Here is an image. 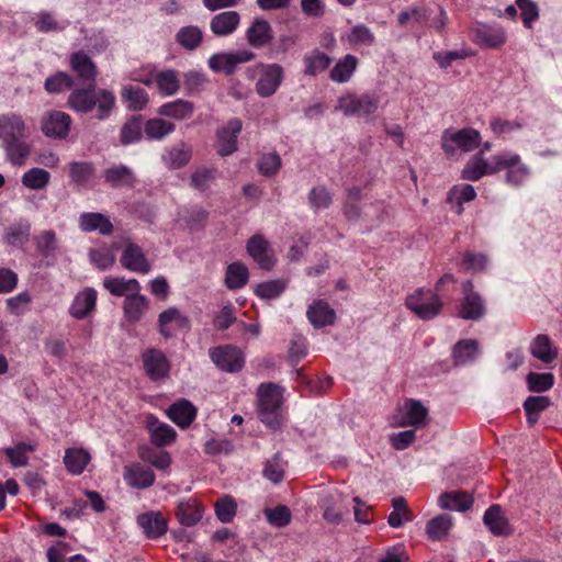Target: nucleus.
<instances>
[{
    "label": "nucleus",
    "instance_id": "20e7f679",
    "mask_svg": "<svg viewBox=\"0 0 562 562\" xmlns=\"http://www.w3.org/2000/svg\"><path fill=\"white\" fill-rule=\"evenodd\" d=\"M380 103L381 97L376 92L346 93L338 99L335 111L345 116L368 119L378 111Z\"/></svg>",
    "mask_w": 562,
    "mask_h": 562
},
{
    "label": "nucleus",
    "instance_id": "f257e3e1",
    "mask_svg": "<svg viewBox=\"0 0 562 562\" xmlns=\"http://www.w3.org/2000/svg\"><path fill=\"white\" fill-rule=\"evenodd\" d=\"M67 104L77 113H91L95 120L105 121L115 108L116 98L108 89L80 88L71 91Z\"/></svg>",
    "mask_w": 562,
    "mask_h": 562
},
{
    "label": "nucleus",
    "instance_id": "a878e982",
    "mask_svg": "<svg viewBox=\"0 0 562 562\" xmlns=\"http://www.w3.org/2000/svg\"><path fill=\"white\" fill-rule=\"evenodd\" d=\"M427 416V407L420 401L411 398L405 401L403 405V417L400 425L419 427L425 425Z\"/></svg>",
    "mask_w": 562,
    "mask_h": 562
},
{
    "label": "nucleus",
    "instance_id": "4be33fe9",
    "mask_svg": "<svg viewBox=\"0 0 562 562\" xmlns=\"http://www.w3.org/2000/svg\"><path fill=\"white\" fill-rule=\"evenodd\" d=\"M27 137L2 142V149L5 153L7 160L13 166H23L31 154V144Z\"/></svg>",
    "mask_w": 562,
    "mask_h": 562
},
{
    "label": "nucleus",
    "instance_id": "473e14b6",
    "mask_svg": "<svg viewBox=\"0 0 562 562\" xmlns=\"http://www.w3.org/2000/svg\"><path fill=\"white\" fill-rule=\"evenodd\" d=\"M306 315L315 328L331 325L335 321V311L324 301H316L310 305Z\"/></svg>",
    "mask_w": 562,
    "mask_h": 562
},
{
    "label": "nucleus",
    "instance_id": "c9c22d12",
    "mask_svg": "<svg viewBox=\"0 0 562 562\" xmlns=\"http://www.w3.org/2000/svg\"><path fill=\"white\" fill-rule=\"evenodd\" d=\"M37 252L46 259L54 261L59 249L58 238L54 231L45 229L34 237Z\"/></svg>",
    "mask_w": 562,
    "mask_h": 562
},
{
    "label": "nucleus",
    "instance_id": "f03ea898",
    "mask_svg": "<svg viewBox=\"0 0 562 562\" xmlns=\"http://www.w3.org/2000/svg\"><path fill=\"white\" fill-rule=\"evenodd\" d=\"M257 394L260 420L277 430L281 426L282 389L274 383H261Z\"/></svg>",
    "mask_w": 562,
    "mask_h": 562
},
{
    "label": "nucleus",
    "instance_id": "cd10ccee",
    "mask_svg": "<svg viewBox=\"0 0 562 562\" xmlns=\"http://www.w3.org/2000/svg\"><path fill=\"white\" fill-rule=\"evenodd\" d=\"M70 67L83 81H94L97 66L94 61L82 50L75 52L70 56Z\"/></svg>",
    "mask_w": 562,
    "mask_h": 562
},
{
    "label": "nucleus",
    "instance_id": "8fccbe9b",
    "mask_svg": "<svg viewBox=\"0 0 562 562\" xmlns=\"http://www.w3.org/2000/svg\"><path fill=\"white\" fill-rule=\"evenodd\" d=\"M452 527V519L448 515H439L427 522L426 533L429 539L440 541L445 539Z\"/></svg>",
    "mask_w": 562,
    "mask_h": 562
},
{
    "label": "nucleus",
    "instance_id": "6ab92c4d",
    "mask_svg": "<svg viewBox=\"0 0 562 562\" xmlns=\"http://www.w3.org/2000/svg\"><path fill=\"white\" fill-rule=\"evenodd\" d=\"M246 249L248 255L263 270H271L276 263L272 256L268 254V241L262 235H254L247 241Z\"/></svg>",
    "mask_w": 562,
    "mask_h": 562
},
{
    "label": "nucleus",
    "instance_id": "f8f14e48",
    "mask_svg": "<svg viewBox=\"0 0 562 562\" xmlns=\"http://www.w3.org/2000/svg\"><path fill=\"white\" fill-rule=\"evenodd\" d=\"M71 117L61 111H50L46 113L42 120V131L49 137L55 139H64L69 133Z\"/></svg>",
    "mask_w": 562,
    "mask_h": 562
},
{
    "label": "nucleus",
    "instance_id": "69168bd1",
    "mask_svg": "<svg viewBox=\"0 0 562 562\" xmlns=\"http://www.w3.org/2000/svg\"><path fill=\"white\" fill-rule=\"evenodd\" d=\"M31 225L18 224L9 227L4 235V241L11 246H23L30 238Z\"/></svg>",
    "mask_w": 562,
    "mask_h": 562
},
{
    "label": "nucleus",
    "instance_id": "13d9d810",
    "mask_svg": "<svg viewBox=\"0 0 562 562\" xmlns=\"http://www.w3.org/2000/svg\"><path fill=\"white\" fill-rule=\"evenodd\" d=\"M347 41L353 47L371 46L374 43V34L364 24H357L348 33Z\"/></svg>",
    "mask_w": 562,
    "mask_h": 562
},
{
    "label": "nucleus",
    "instance_id": "1a4fd4ad",
    "mask_svg": "<svg viewBox=\"0 0 562 562\" xmlns=\"http://www.w3.org/2000/svg\"><path fill=\"white\" fill-rule=\"evenodd\" d=\"M463 300L458 310V316L467 321H479L485 313L482 296L473 290V283L467 280L462 283Z\"/></svg>",
    "mask_w": 562,
    "mask_h": 562
},
{
    "label": "nucleus",
    "instance_id": "603ef678",
    "mask_svg": "<svg viewBox=\"0 0 562 562\" xmlns=\"http://www.w3.org/2000/svg\"><path fill=\"white\" fill-rule=\"evenodd\" d=\"M393 512L389 515L387 522L393 528H400L405 521L413 519L404 497H395L392 499Z\"/></svg>",
    "mask_w": 562,
    "mask_h": 562
},
{
    "label": "nucleus",
    "instance_id": "338daca9",
    "mask_svg": "<svg viewBox=\"0 0 562 562\" xmlns=\"http://www.w3.org/2000/svg\"><path fill=\"white\" fill-rule=\"evenodd\" d=\"M74 86V79L70 75L64 71H58L54 76L48 77L45 80V90L48 93H59L66 89H70Z\"/></svg>",
    "mask_w": 562,
    "mask_h": 562
},
{
    "label": "nucleus",
    "instance_id": "c85d7f7f",
    "mask_svg": "<svg viewBox=\"0 0 562 562\" xmlns=\"http://www.w3.org/2000/svg\"><path fill=\"white\" fill-rule=\"evenodd\" d=\"M172 323L183 328L189 325V319L177 307H169L161 312L158 315V331L165 339H169L175 335L169 326Z\"/></svg>",
    "mask_w": 562,
    "mask_h": 562
},
{
    "label": "nucleus",
    "instance_id": "5701e85b",
    "mask_svg": "<svg viewBox=\"0 0 562 562\" xmlns=\"http://www.w3.org/2000/svg\"><path fill=\"white\" fill-rule=\"evenodd\" d=\"M104 182L112 188L132 187L135 183L134 171L125 165H113L103 170Z\"/></svg>",
    "mask_w": 562,
    "mask_h": 562
},
{
    "label": "nucleus",
    "instance_id": "0e129e2a",
    "mask_svg": "<svg viewBox=\"0 0 562 562\" xmlns=\"http://www.w3.org/2000/svg\"><path fill=\"white\" fill-rule=\"evenodd\" d=\"M308 203L314 211L328 209L333 203L330 191L324 187H314L308 193Z\"/></svg>",
    "mask_w": 562,
    "mask_h": 562
},
{
    "label": "nucleus",
    "instance_id": "4468645a",
    "mask_svg": "<svg viewBox=\"0 0 562 562\" xmlns=\"http://www.w3.org/2000/svg\"><path fill=\"white\" fill-rule=\"evenodd\" d=\"M249 46L262 48L273 40V30L269 21L263 18H255L245 33Z\"/></svg>",
    "mask_w": 562,
    "mask_h": 562
},
{
    "label": "nucleus",
    "instance_id": "de8ad7c7",
    "mask_svg": "<svg viewBox=\"0 0 562 562\" xmlns=\"http://www.w3.org/2000/svg\"><path fill=\"white\" fill-rule=\"evenodd\" d=\"M303 64L304 74L314 77L329 67L331 58L327 54L314 49L304 56Z\"/></svg>",
    "mask_w": 562,
    "mask_h": 562
},
{
    "label": "nucleus",
    "instance_id": "4c0bfd02",
    "mask_svg": "<svg viewBox=\"0 0 562 562\" xmlns=\"http://www.w3.org/2000/svg\"><path fill=\"white\" fill-rule=\"evenodd\" d=\"M479 355V342L475 339H463L458 341L452 350L453 363L464 366L476 359Z\"/></svg>",
    "mask_w": 562,
    "mask_h": 562
},
{
    "label": "nucleus",
    "instance_id": "7ed1b4c3",
    "mask_svg": "<svg viewBox=\"0 0 562 562\" xmlns=\"http://www.w3.org/2000/svg\"><path fill=\"white\" fill-rule=\"evenodd\" d=\"M519 159L517 154L503 153L495 155L492 164H487L482 153H477L465 164L461 177L468 181H477L485 175H494L505 167H513Z\"/></svg>",
    "mask_w": 562,
    "mask_h": 562
},
{
    "label": "nucleus",
    "instance_id": "a211bd4d",
    "mask_svg": "<svg viewBox=\"0 0 562 562\" xmlns=\"http://www.w3.org/2000/svg\"><path fill=\"white\" fill-rule=\"evenodd\" d=\"M136 520L145 536L149 539H157L167 532V520L160 512L140 514Z\"/></svg>",
    "mask_w": 562,
    "mask_h": 562
},
{
    "label": "nucleus",
    "instance_id": "dca6fc26",
    "mask_svg": "<svg viewBox=\"0 0 562 562\" xmlns=\"http://www.w3.org/2000/svg\"><path fill=\"white\" fill-rule=\"evenodd\" d=\"M240 20V14L237 11H223L212 16L210 30L215 36L226 37L238 29Z\"/></svg>",
    "mask_w": 562,
    "mask_h": 562
},
{
    "label": "nucleus",
    "instance_id": "a18cd8bd",
    "mask_svg": "<svg viewBox=\"0 0 562 562\" xmlns=\"http://www.w3.org/2000/svg\"><path fill=\"white\" fill-rule=\"evenodd\" d=\"M68 167L71 182L79 187H87L95 173L94 165L91 161H71Z\"/></svg>",
    "mask_w": 562,
    "mask_h": 562
},
{
    "label": "nucleus",
    "instance_id": "bb28decb",
    "mask_svg": "<svg viewBox=\"0 0 562 562\" xmlns=\"http://www.w3.org/2000/svg\"><path fill=\"white\" fill-rule=\"evenodd\" d=\"M176 516L182 526L191 527L202 519L203 508L193 498L180 501L177 505Z\"/></svg>",
    "mask_w": 562,
    "mask_h": 562
},
{
    "label": "nucleus",
    "instance_id": "680f3d73",
    "mask_svg": "<svg viewBox=\"0 0 562 562\" xmlns=\"http://www.w3.org/2000/svg\"><path fill=\"white\" fill-rule=\"evenodd\" d=\"M526 382L530 392L542 393L553 386L554 376L552 373L529 372L526 376Z\"/></svg>",
    "mask_w": 562,
    "mask_h": 562
},
{
    "label": "nucleus",
    "instance_id": "0eeeda50",
    "mask_svg": "<svg viewBox=\"0 0 562 562\" xmlns=\"http://www.w3.org/2000/svg\"><path fill=\"white\" fill-rule=\"evenodd\" d=\"M259 78L255 85L256 93L261 98L273 95L284 80V68L277 63L258 64Z\"/></svg>",
    "mask_w": 562,
    "mask_h": 562
},
{
    "label": "nucleus",
    "instance_id": "864d4df0",
    "mask_svg": "<svg viewBox=\"0 0 562 562\" xmlns=\"http://www.w3.org/2000/svg\"><path fill=\"white\" fill-rule=\"evenodd\" d=\"M173 123L162 119H150L144 125V132L147 138L160 140L175 131Z\"/></svg>",
    "mask_w": 562,
    "mask_h": 562
},
{
    "label": "nucleus",
    "instance_id": "49530a36",
    "mask_svg": "<svg viewBox=\"0 0 562 562\" xmlns=\"http://www.w3.org/2000/svg\"><path fill=\"white\" fill-rule=\"evenodd\" d=\"M203 41V31L196 25L182 26L176 33V42L187 50L196 49Z\"/></svg>",
    "mask_w": 562,
    "mask_h": 562
},
{
    "label": "nucleus",
    "instance_id": "5fc2aeb1",
    "mask_svg": "<svg viewBox=\"0 0 562 562\" xmlns=\"http://www.w3.org/2000/svg\"><path fill=\"white\" fill-rule=\"evenodd\" d=\"M143 122L140 115H135L128 120L121 128V143L130 145L138 142L142 137Z\"/></svg>",
    "mask_w": 562,
    "mask_h": 562
},
{
    "label": "nucleus",
    "instance_id": "72a5a7b5",
    "mask_svg": "<svg viewBox=\"0 0 562 562\" xmlns=\"http://www.w3.org/2000/svg\"><path fill=\"white\" fill-rule=\"evenodd\" d=\"M359 60L356 56L348 54L339 59L329 72V79L337 83L349 81L358 67Z\"/></svg>",
    "mask_w": 562,
    "mask_h": 562
},
{
    "label": "nucleus",
    "instance_id": "b1692460",
    "mask_svg": "<svg viewBox=\"0 0 562 562\" xmlns=\"http://www.w3.org/2000/svg\"><path fill=\"white\" fill-rule=\"evenodd\" d=\"M79 227L83 232L98 231L101 235H110L113 232V224L102 213H82L79 217Z\"/></svg>",
    "mask_w": 562,
    "mask_h": 562
},
{
    "label": "nucleus",
    "instance_id": "c03bdc74",
    "mask_svg": "<svg viewBox=\"0 0 562 562\" xmlns=\"http://www.w3.org/2000/svg\"><path fill=\"white\" fill-rule=\"evenodd\" d=\"M90 459V454L85 449L69 448L65 452L64 463L71 474L79 475L85 471Z\"/></svg>",
    "mask_w": 562,
    "mask_h": 562
},
{
    "label": "nucleus",
    "instance_id": "e433bc0d",
    "mask_svg": "<svg viewBox=\"0 0 562 562\" xmlns=\"http://www.w3.org/2000/svg\"><path fill=\"white\" fill-rule=\"evenodd\" d=\"M97 292L93 289H86L78 293L71 306L70 314L77 319L85 318L95 306Z\"/></svg>",
    "mask_w": 562,
    "mask_h": 562
},
{
    "label": "nucleus",
    "instance_id": "58836bf2",
    "mask_svg": "<svg viewBox=\"0 0 562 562\" xmlns=\"http://www.w3.org/2000/svg\"><path fill=\"white\" fill-rule=\"evenodd\" d=\"M249 280V271L245 263L235 261L227 266L224 283L229 290H239L244 288Z\"/></svg>",
    "mask_w": 562,
    "mask_h": 562
},
{
    "label": "nucleus",
    "instance_id": "774afa93",
    "mask_svg": "<svg viewBox=\"0 0 562 562\" xmlns=\"http://www.w3.org/2000/svg\"><path fill=\"white\" fill-rule=\"evenodd\" d=\"M237 504L231 496H225L215 503V514L221 522H231L236 515Z\"/></svg>",
    "mask_w": 562,
    "mask_h": 562
},
{
    "label": "nucleus",
    "instance_id": "aec40b11",
    "mask_svg": "<svg viewBox=\"0 0 562 562\" xmlns=\"http://www.w3.org/2000/svg\"><path fill=\"white\" fill-rule=\"evenodd\" d=\"M146 426L150 432L151 442L157 447L172 443L177 437L176 430L168 424L161 423L156 416L146 417Z\"/></svg>",
    "mask_w": 562,
    "mask_h": 562
},
{
    "label": "nucleus",
    "instance_id": "79ce46f5",
    "mask_svg": "<svg viewBox=\"0 0 562 562\" xmlns=\"http://www.w3.org/2000/svg\"><path fill=\"white\" fill-rule=\"evenodd\" d=\"M121 97L127 109L132 111L144 110L149 101L148 93L143 88L132 85L123 87Z\"/></svg>",
    "mask_w": 562,
    "mask_h": 562
},
{
    "label": "nucleus",
    "instance_id": "9b49d317",
    "mask_svg": "<svg viewBox=\"0 0 562 562\" xmlns=\"http://www.w3.org/2000/svg\"><path fill=\"white\" fill-rule=\"evenodd\" d=\"M142 361L147 376L151 381L166 379L170 372V361L166 355L157 348H149L142 353Z\"/></svg>",
    "mask_w": 562,
    "mask_h": 562
},
{
    "label": "nucleus",
    "instance_id": "4d7b16f0",
    "mask_svg": "<svg viewBox=\"0 0 562 562\" xmlns=\"http://www.w3.org/2000/svg\"><path fill=\"white\" fill-rule=\"evenodd\" d=\"M158 90L165 95L177 93L180 88L177 72L173 69L160 71L156 75Z\"/></svg>",
    "mask_w": 562,
    "mask_h": 562
},
{
    "label": "nucleus",
    "instance_id": "2f4dec72",
    "mask_svg": "<svg viewBox=\"0 0 562 562\" xmlns=\"http://www.w3.org/2000/svg\"><path fill=\"white\" fill-rule=\"evenodd\" d=\"M125 481L135 488H147L155 482V473L140 464H134L125 468Z\"/></svg>",
    "mask_w": 562,
    "mask_h": 562
},
{
    "label": "nucleus",
    "instance_id": "09e8293b",
    "mask_svg": "<svg viewBox=\"0 0 562 562\" xmlns=\"http://www.w3.org/2000/svg\"><path fill=\"white\" fill-rule=\"evenodd\" d=\"M551 405V401L548 396L538 395L529 396L524 402V409L526 412L527 422L529 425H535L540 414Z\"/></svg>",
    "mask_w": 562,
    "mask_h": 562
},
{
    "label": "nucleus",
    "instance_id": "c756f323",
    "mask_svg": "<svg viewBox=\"0 0 562 562\" xmlns=\"http://www.w3.org/2000/svg\"><path fill=\"white\" fill-rule=\"evenodd\" d=\"M530 353L543 363H551L558 358V349L548 335L536 336L530 345Z\"/></svg>",
    "mask_w": 562,
    "mask_h": 562
},
{
    "label": "nucleus",
    "instance_id": "ddd939ff",
    "mask_svg": "<svg viewBox=\"0 0 562 562\" xmlns=\"http://www.w3.org/2000/svg\"><path fill=\"white\" fill-rule=\"evenodd\" d=\"M472 41L483 48H497L506 42L502 27L477 23L471 29Z\"/></svg>",
    "mask_w": 562,
    "mask_h": 562
},
{
    "label": "nucleus",
    "instance_id": "e2e57ef3",
    "mask_svg": "<svg viewBox=\"0 0 562 562\" xmlns=\"http://www.w3.org/2000/svg\"><path fill=\"white\" fill-rule=\"evenodd\" d=\"M284 469L285 462L283 461L280 453H276L270 460L267 461L262 474L267 480L277 484L283 480Z\"/></svg>",
    "mask_w": 562,
    "mask_h": 562
},
{
    "label": "nucleus",
    "instance_id": "412c9836",
    "mask_svg": "<svg viewBox=\"0 0 562 562\" xmlns=\"http://www.w3.org/2000/svg\"><path fill=\"white\" fill-rule=\"evenodd\" d=\"M19 137H27L23 119L14 113L0 115V139L7 142Z\"/></svg>",
    "mask_w": 562,
    "mask_h": 562
},
{
    "label": "nucleus",
    "instance_id": "ea45409f",
    "mask_svg": "<svg viewBox=\"0 0 562 562\" xmlns=\"http://www.w3.org/2000/svg\"><path fill=\"white\" fill-rule=\"evenodd\" d=\"M472 504V496L465 492H447L439 497L440 507L447 510L465 512Z\"/></svg>",
    "mask_w": 562,
    "mask_h": 562
},
{
    "label": "nucleus",
    "instance_id": "f3484780",
    "mask_svg": "<svg viewBox=\"0 0 562 562\" xmlns=\"http://www.w3.org/2000/svg\"><path fill=\"white\" fill-rule=\"evenodd\" d=\"M121 263L124 268L130 271L148 273L150 271V265L145 257L143 249L133 243H128L121 256Z\"/></svg>",
    "mask_w": 562,
    "mask_h": 562
},
{
    "label": "nucleus",
    "instance_id": "f704fd0d",
    "mask_svg": "<svg viewBox=\"0 0 562 562\" xmlns=\"http://www.w3.org/2000/svg\"><path fill=\"white\" fill-rule=\"evenodd\" d=\"M194 109L195 106L191 101L177 99L172 102L162 104L158 110V114L181 121L190 119Z\"/></svg>",
    "mask_w": 562,
    "mask_h": 562
},
{
    "label": "nucleus",
    "instance_id": "39448f33",
    "mask_svg": "<svg viewBox=\"0 0 562 562\" xmlns=\"http://www.w3.org/2000/svg\"><path fill=\"white\" fill-rule=\"evenodd\" d=\"M405 304L418 318L429 321L435 318L442 308L439 295L431 291L419 288L406 297Z\"/></svg>",
    "mask_w": 562,
    "mask_h": 562
},
{
    "label": "nucleus",
    "instance_id": "2eb2a0df",
    "mask_svg": "<svg viewBox=\"0 0 562 562\" xmlns=\"http://www.w3.org/2000/svg\"><path fill=\"white\" fill-rule=\"evenodd\" d=\"M243 123L239 119H231L225 126L217 131V153L221 156H228L237 149V135L240 133Z\"/></svg>",
    "mask_w": 562,
    "mask_h": 562
},
{
    "label": "nucleus",
    "instance_id": "052dcab7",
    "mask_svg": "<svg viewBox=\"0 0 562 562\" xmlns=\"http://www.w3.org/2000/svg\"><path fill=\"white\" fill-rule=\"evenodd\" d=\"M285 288L286 282L284 280L276 279L259 283L255 289V293L263 300H272L279 297Z\"/></svg>",
    "mask_w": 562,
    "mask_h": 562
},
{
    "label": "nucleus",
    "instance_id": "bf43d9fd",
    "mask_svg": "<svg viewBox=\"0 0 562 562\" xmlns=\"http://www.w3.org/2000/svg\"><path fill=\"white\" fill-rule=\"evenodd\" d=\"M50 175L42 168H31L22 176V184L33 190H41L49 182Z\"/></svg>",
    "mask_w": 562,
    "mask_h": 562
},
{
    "label": "nucleus",
    "instance_id": "7c9ffc66",
    "mask_svg": "<svg viewBox=\"0 0 562 562\" xmlns=\"http://www.w3.org/2000/svg\"><path fill=\"white\" fill-rule=\"evenodd\" d=\"M168 417L181 428H187L195 418L196 409L188 400H180L167 411Z\"/></svg>",
    "mask_w": 562,
    "mask_h": 562
},
{
    "label": "nucleus",
    "instance_id": "6e6552de",
    "mask_svg": "<svg viewBox=\"0 0 562 562\" xmlns=\"http://www.w3.org/2000/svg\"><path fill=\"white\" fill-rule=\"evenodd\" d=\"M255 58V53L249 49L221 52L213 54L209 58L207 65L214 72H223L228 76L235 72L238 65L249 63Z\"/></svg>",
    "mask_w": 562,
    "mask_h": 562
},
{
    "label": "nucleus",
    "instance_id": "3c124183",
    "mask_svg": "<svg viewBox=\"0 0 562 562\" xmlns=\"http://www.w3.org/2000/svg\"><path fill=\"white\" fill-rule=\"evenodd\" d=\"M192 156V148L187 144H181L180 146L173 147L168 150L162 159L165 164L172 169H178L183 167L189 162Z\"/></svg>",
    "mask_w": 562,
    "mask_h": 562
},
{
    "label": "nucleus",
    "instance_id": "a19ab883",
    "mask_svg": "<svg viewBox=\"0 0 562 562\" xmlns=\"http://www.w3.org/2000/svg\"><path fill=\"white\" fill-rule=\"evenodd\" d=\"M103 286L115 296L131 295L140 291V284L136 279L126 280L124 278H105Z\"/></svg>",
    "mask_w": 562,
    "mask_h": 562
},
{
    "label": "nucleus",
    "instance_id": "423d86ee",
    "mask_svg": "<svg viewBox=\"0 0 562 562\" xmlns=\"http://www.w3.org/2000/svg\"><path fill=\"white\" fill-rule=\"evenodd\" d=\"M481 142V134L479 131L468 127L457 132L446 130L441 136V147L448 155H453L456 148L462 151L474 150Z\"/></svg>",
    "mask_w": 562,
    "mask_h": 562
},
{
    "label": "nucleus",
    "instance_id": "9d476101",
    "mask_svg": "<svg viewBox=\"0 0 562 562\" xmlns=\"http://www.w3.org/2000/svg\"><path fill=\"white\" fill-rule=\"evenodd\" d=\"M210 358L214 364L222 371L237 372L244 367V357L241 351L231 345L211 348Z\"/></svg>",
    "mask_w": 562,
    "mask_h": 562
},
{
    "label": "nucleus",
    "instance_id": "37998d69",
    "mask_svg": "<svg viewBox=\"0 0 562 562\" xmlns=\"http://www.w3.org/2000/svg\"><path fill=\"white\" fill-rule=\"evenodd\" d=\"M484 524L488 527L492 533L496 536H505L510 532L508 521L503 516L498 505H492L484 514Z\"/></svg>",
    "mask_w": 562,
    "mask_h": 562
},
{
    "label": "nucleus",
    "instance_id": "6e6d98bb",
    "mask_svg": "<svg viewBox=\"0 0 562 562\" xmlns=\"http://www.w3.org/2000/svg\"><path fill=\"white\" fill-rule=\"evenodd\" d=\"M338 499L333 495L325 497L322 502L323 518L331 525H339L342 521L344 515L348 513L347 508H342L338 505Z\"/></svg>",
    "mask_w": 562,
    "mask_h": 562
},
{
    "label": "nucleus",
    "instance_id": "393cba45",
    "mask_svg": "<svg viewBox=\"0 0 562 562\" xmlns=\"http://www.w3.org/2000/svg\"><path fill=\"white\" fill-rule=\"evenodd\" d=\"M149 302L146 296L135 292L124 300L123 312L128 323H138L147 312Z\"/></svg>",
    "mask_w": 562,
    "mask_h": 562
}]
</instances>
